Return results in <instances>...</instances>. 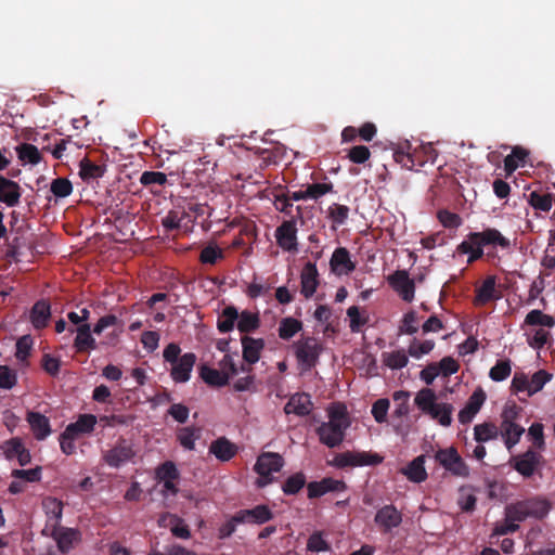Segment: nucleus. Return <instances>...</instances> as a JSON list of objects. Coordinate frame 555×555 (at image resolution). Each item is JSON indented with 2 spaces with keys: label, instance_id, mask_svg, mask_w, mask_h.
Masks as SVG:
<instances>
[{
  "label": "nucleus",
  "instance_id": "48",
  "mask_svg": "<svg viewBox=\"0 0 555 555\" xmlns=\"http://www.w3.org/2000/svg\"><path fill=\"white\" fill-rule=\"evenodd\" d=\"M477 498L470 491L469 487H461L459 489L457 505L462 512L472 513L476 508Z\"/></svg>",
  "mask_w": 555,
  "mask_h": 555
},
{
  "label": "nucleus",
  "instance_id": "7",
  "mask_svg": "<svg viewBox=\"0 0 555 555\" xmlns=\"http://www.w3.org/2000/svg\"><path fill=\"white\" fill-rule=\"evenodd\" d=\"M543 463L542 454L532 448L521 454L512 456L509 460L511 466L524 478L532 477Z\"/></svg>",
  "mask_w": 555,
  "mask_h": 555
},
{
  "label": "nucleus",
  "instance_id": "64",
  "mask_svg": "<svg viewBox=\"0 0 555 555\" xmlns=\"http://www.w3.org/2000/svg\"><path fill=\"white\" fill-rule=\"evenodd\" d=\"M307 550L311 552H327L331 550V545L322 537V532H313L307 542Z\"/></svg>",
  "mask_w": 555,
  "mask_h": 555
},
{
  "label": "nucleus",
  "instance_id": "38",
  "mask_svg": "<svg viewBox=\"0 0 555 555\" xmlns=\"http://www.w3.org/2000/svg\"><path fill=\"white\" fill-rule=\"evenodd\" d=\"M382 360L383 363L391 370L403 369L409 363L408 354L403 349L391 352H383Z\"/></svg>",
  "mask_w": 555,
  "mask_h": 555
},
{
  "label": "nucleus",
  "instance_id": "62",
  "mask_svg": "<svg viewBox=\"0 0 555 555\" xmlns=\"http://www.w3.org/2000/svg\"><path fill=\"white\" fill-rule=\"evenodd\" d=\"M529 203L533 208L546 212L552 208V196L551 194L532 192L530 194Z\"/></svg>",
  "mask_w": 555,
  "mask_h": 555
},
{
  "label": "nucleus",
  "instance_id": "26",
  "mask_svg": "<svg viewBox=\"0 0 555 555\" xmlns=\"http://www.w3.org/2000/svg\"><path fill=\"white\" fill-rule=\"evenodd\" d=\"M209 452L219 461L228 462L237 453V447L225 437L214 440L209 446Z\"/></svg>",
  "mask_w": 555,
  "mask_h": 555
},
{
  "label": "nucleus",
  "instance_id": "44",
  "mask_svg": "<svg viewBox=\"0 0 555 555\" xmlns=\"http://www.w3.org/2000/svg\"><path fill=\"white\" fill-rule=\"evenodd\" d=\"M350 208L346 205L333 203L327 209V218L333 222V229L343 225L349 218Z\"/></svg>",
  "mask_w": 555,
  "mask_h": 555
},
{
  "label": "nucleus",
  "instance_id": "15",
  "mask_svg": "<svg viewBox=\"0 0 555 555\" xmlns=\"http://www.w3.org/2000/svg\"><path fill=\"white\" fill-rule=\"evenodd\" d=\"M272 518L273 513L263 504L257 505L250 509H241L234 514V520L242 521V524L262 525Z\"/></svg>",
  "mask_w": 555,
  "mask_h": 555
},
{
  "label": "nucleus",
  "instance_id": "12",
  "mask_svg": "<svg viewBox=\"0 0 555 555\" xmlns=\"http://www.w3.org/2000/svg\"><path fill=\"white\" fill-rule=\"evenodd\" d=\"M374 521L380 532L389 533L402 522V513L393 505H384L377 509Z\"/></svg>",
  "mask_w": 555,
  "mask_h": 555
},
{
  "label": "nucleus",
  "instance_id": "14",
  "mask_svg": "<svg viewBox=\"0 0 555 555\" xmlns=\"http://www.w3.org/2000/svg\"><path fill=\"white\" fill-rule=\"evenodd\" d=\"M1 449L7 460L16 459L21 466H26L31 461L29 450L26 449L22 439L18 437L4 441Z\"/></svg>",
  "mask_w": 555,
  "mask_h": 555
},
{
  "label": "nucleus",
  "instance_id": "1",
  "mask_svg": "<svg viewBox=\"0 0 555 555\" xmlns=\"http://www.w3.org/2000/svg\"><path fill=\"white\" fill-rule=\"evenodd\" d=\"M552 508V503L541 496L534 495L525 500L508 504L505 507V516L509 521H524L527 518L543 519Z\"/></svg>",
  "mask_w": 555,
  "mask_h": 555
},
{
  "label": "nucleus",
  "instance_id": "59",
  "mask_svg": "<svg viewBox=\"0 0 555 555\" xmlns=\"http://www.w3.org/2000/svg\"><path fill=\"white\" fill-rule=\"evenodd\" d=\"M551 378L552 374L544 370L535 372L529 379V396L540 391Z\"/></svg>",
  "mask_w": 555,
  "mask_h": 555
},
{
  "label": "nucleus",
  "instance_id": "39",
  "mask_svg": "<svg viewBox=\"0 0 555 555\" xmlns=\"http://www.w3.org/2000/svg\"><path fill=\"white\" fill-rule=\"evenodd\" d=\"M16 153L21 162L30 165H38L42 157L38 147L30 143H22L16 147Z\"/></svg>",
  "mask_w": 555,
  "mask_h": 555
},
{
  "label": "nucleus",
  "instance_id": "46",
  "mask_svg": "<svg viewBox=\"0 0 555 555\" xmlns=\"http://www.w3.org/2000/svg\"><path fill=\"white\" fill-rule=\"evenodd\" d=\"M456 251L459 254H466L468 255L467 263H473L479 259H481L485 255L483 247L480 245L473 244L472 240L467 237L466 241H463L461 244L457 245Z\"/></svg>",
  "mask_w": 555,
  "mask_h": 555
},
{
  "label": "nucleus",
  "instance_id": "40",
  "mask_svg": "<svg viewBox=\"0 0 555 555\" xmlns=\"http://www.w3.org/2000/svg\"><path fill=\"white\" fill-rule=\"evenodd\" d=\"M499 437V428L493 423H482L475 425L474 439L478 443L488 442Z\"/></svg>",
  "mask_w": 555,
  "mask_h": 555
},
{
  "label": "nucleus",
  "instance_id": "13",
  "mask_svg": "<svg viewBox=\"0 0 555 555\" xmlns=\"http://www.w3.org/2000/svg\"><path fill=\"white\" fill-rule=\"evenodd\" d=\"M276 244L285 251L295 253L298 249L297 227L294 219L285 220L275 230Z\"/></svg>",
  "mask_w": 555,
  "mask_h": 555
},
{
  "label": "nucleus",
  "instance_id": "55",
  "mask_svg": "<svg viewBox=\"0 0 555 555\" xmlns=\"http://www.w3.org/2000/svg\"><path fill=\"white\" fill-rule=\"evenodd\" d=\"M418 318L417 313L413 310L406 312L402 320L401 324L399 326V333L405 334V335H414L418 332Z\"/></svg>",
  "mask_w": 555,
  "mask_h": 555
},
{
  "label": "nucleus",
  "instance_id": "19",
  "mask_svg": "<svg viewBox=\"0 0 555 555\" xmlns=\"http://www.w3.org/2000/svg\"><path fill=\"white\" fill-rule=\"evenodd\" d=\"M330 266L332 272L337 275L349 274L356 269L354 262L350 259V253L345 247H338L334 250Z\"/></svg>",
  "mask_w": 555,
  "mask_h": 555
},
{
  "label": "nucleus",
  "instance_id": "4",
  "mask_svg": "<svg viewBox=\"0 0 555 555\" xmlns=\"http://www.w3.org/2000/svg\"><path fill=\"white\" fill-rule=\"evenodd\" d=\"M348 426L349 423L344 413L331 411L328 422L322 423L317 428V434L323 444L328 448H336L343 442Z\"/></svg>",
  "mask_w": 555,
  "mask_h": 555
},
{
  "label": "nucleus",
  "instance_id": "29",
  "mask_svg": "<svg viewBox=\"0 0 555 555\" xmlns=\"http://www.w3.org/2000/svg\"><path fill=\"white\" fill-rule=\"evenodd\" d=\"M42 506L47 514V527L51 529H56L59 527L62 514H63V503L62 501L55 498H46L42 501Z\"/></svg>",
  "mask_w": 555,
  "mask_h": 555
},
{
  "label": "nucleus",
  "instance_id": "42",
  "mask_svg": "<svg viewBox=\"0 0 555 555\" xmlns=\"http://www.w3.org/2000/svg\"><path fill=\"white\" fill-rule=\"evenodd\" d=\"M52 535L56 540L57 546L62 552H67L73 544V541L76 537V530L63 527H56V529H51Z\"/></svg>",
  "mask_w": 555,
  "mask_h": 555
},
{
  "label": "nucleus",
  "instance_id": "10",
  "mask_svg": "<svg viewBox=\"0 0 555 555\" xmlns=\"http://www.w3.org/2000/svg\"><path fill=\"white\" fill-rule=\"evenodd\" d=\"M467 237L472 240L473 244L480 245L483 248L491 247L507 250L512 246L509 238L505 237L495 228H486L480 232H470Z\"/></svg>",
  "mask_w": 555,
  "mask_h": 555
},
{
  "label": "nucleus",
  "instance_id": "52",
  "mask_svg": "<svg viewBox=\"0 0 555 555\" xmlns=\"http://www.w3.org/2000/svg\"><path fill=\"white\" fill-rule=\"evenodd\" d=\"M156 479L158 481L177 480L179 478V470L176 464L171 461H166L156 468Z\"/></svg>",
  "mask_w": 555,
  "mask_h": 555
},
{
  "label": "nucleus",
  "instance_id": "58",
  "mask_svg": "<svg viewBox=\"0 0 555 555\" xmlns=\"http://www.w3.org/2000/svg\"><path fill=\"white\" fill-rule=\"evenodd\" d=\"M104 169L102 166L91 163L89 159L80 162V176L83 180L96 179L102 177Z\"/></svg>",
  "mask_w": 555,
  "mask_h": 555
},
{
  "label": "nucleus",
  "instance_id": "54",
  "mask_svg": "<svg viewBox=\"0 0 555 555\" xmlns=\"http://www.w3.org/2000/svg\"><path fill=\"white\" fill-rule=\"evenodd\" d=\"M512 372L511 361L499 360L494 366L490 369L489 376L494 382H502L506 379Z\"/></svg>",
  "mask_w": 555,
  "mask_h": 555
},
{
  "label": "nucleus",
  "instance_id": "53",
  "mask_svg": "<svg viewBox=\"0 0 555 555\" xmlns=\"http://www.w3.org/2000/svg\"><path fill=\"white\" fill-rule=\"evenodd\" d=\"M356 466H375L383 462L384 457L378 453L366 451H353Z\"/></svg>",
  "mask_w": 555,
  "mask_h": 555
},
{
  "label": "nucleus",
  "instance_id": "11",
  "mask_svg": "<svg viewBox=\"0 0 555 555\" xmlns=\"http://www.w3.org/2000/svg\"><path fill=\"white\" fill-rule=\"evenodd\" d=\"M387 281L402 300L411 302L414 299L415 282L410 279L408 271L397 270L387 278Z\"/></svg>",
  "mask_w": 555,
  "mask_h": 555
},
{
  "label": "nucleus",
  "instance_id": "17",
  "mask_svg": "<svg viewBox=\"0 0 555 555\" xmlns=\"http://www.w3.org/2000/svg\"><path fill=\"white\" fill-rule=\"evenodd\" d=\"M96 422V416L93 414H80L76 422L66 426L65 436L77 439L80 436L89 435L94 430Z\"/></svg>",
  "mask_w": 555,
  "mask_h": 555
},
{
  "label": "nucleus",
  "instance_id": "32",
  "mask_svg": "<svg viewBox=\"0 0 555 555\" xmlns=\"http://www.w3.org/2000/svg\"><path fill=\"white\" fill-rule=\"evenodd\" d=\"M240 312L234 306H227L218 317L217 328L220 333H229L233 331Z\"/></svg>",
  "mask_w": 555,
  "mask_h": 555
},
{
  "label": "nucleus",
  "instance_id": "43",
  "mask_svg": "<svg viewBox=\"0 0 555 555\" xmlns=\"http://www.w3.org/2000/svg\"><path fill=\"white\" fill-rule=\"evenodd\" d=\"M434 411L428 412L427 414L433 418L438 421L441 426H450L452 423V412L453 406L450 403H436L434 405Z\"/></svg>",
  "mask_w": 555,
  "mask_h": 555
},
{
  "label": "nucleus",
  "instance_id": "16",
  "mask_svg": "<svg viewBox=\"0 0 555 555\" xmlns=\"http://www.w3.org/2000/svg\"><path fill=\"white\" fill-rule=\"evenodd\" d=\"M486 392L482 388H477L468 398L465 406L459 412V421L461 424H468L479 412L486 401Z\"/></svg>",
  "mask_w": 555,
  "mask_h": 555
},
{
  "label": "nucleus",
  "instance_id": "9",
  "mask_svg": "<svg viewBox=\"0 0 555 555\" xmlns=\"http://www.w3.org/2000/svg\"><path fill=\"white\" fill-rule=\"evenodd\" d=\"M134 455L132 442L119 437L115 446L103 454V460L109 467L118 468L130 462Z\"/></svg>",
  "mask_w": 555,
  "mask_h": 555
},
{
  "label": "nucleus",
  "instance_id": "8",
  "mask_svg": "<svg viewBox=\"0 0 555 555\" xmlns=\"http://www.w3.org/2000/svg\"><path fill=\"white\" fill-rule=\"evenodd\" d=\"M435 460L449 473L456 477L469 476V467L453 447L439 449L435 453Z\"/></svg>",
  "mask_w": 555,
  "mask_h": 555
},
{
  "label": "nucleus",
  "instance_id": "23",
  "mask_svg": "<svg viewBox=\"0 0 555 555\" xmlns=\"http://www.w3.org/2000/svg\"><path fill=\"white\" fill-rule=\"evenodd\" d=\"M189 211L185 208L175 207L170 209L165 217L162 219V225L167 232L179 230L184 228L189 229Z\"/></svg>",
  "mask_w": 555,
  "mask_h": 555
},
{
  "label": "nucleus",
  "instance_id": "63",
  "mask_svg": "<svg viewBox=\"0 0 555 555\" xmlns=\"http://www.w3.org/2000/svg\"><path fill=\"white\" fill-rule=\"evenodd\" d=\"M198 436H195L194 429L191 427L180 428L177 434V439L179 443L186 450L195 449V440Z\"/></svg>",
  "mask_w": 555,
  "mask_h": 555
},
{
  "label": "nucleus",
  "instance_id": "5",
  "mask_svg": "<svg viewBox=\"0 0 555 555\" xmlns=\"http://www.w3.org/2000/svg\"><path fill=\"white\" fill-rule=\"evenodd\" d=\"M293 349L298 364L304 371H310L319 361L323 346L313 336H301L293 344Z\"/></svg>",
  "mask_w": 555,
  "mask_h": 555
},
{
  "label": "nucleus",
  "instance_id": "60",
  "mask_svg": "<svg viewBox=\"0 0 555 555\" xmlns=\"http://www.w3.org/2000/svg\"><path fill=\"white\" fill-rule=\"evenodd\" d=\"M439 222L448 229H456L462 224V218L460 215L452 212L447 209H441L437 214Z\"/></svg>",
  "mask_w": 555,
  "mask_h": 555
},
{
  "label": "nucleus",
  "instance_id": "3",
  "mask_svg": "<svg viewBox=\"0 0 555 555\" xmlns=\"http://www.w3.org/2000/svg\"><path fill=\"white\" fill-rule=\"evenodd\" d=\"M119 320L114 314H106L99 319L92 332L100 335L105 328L118 324ZM77 335L74 340V347L77 352H86L95 350L98 345L91 334V326L89 323H82L76 328Z\"/></svg>",
  "mask_w": 555,
  "mask_h": 555
},
{
  "label": "nucleus",
  "instance_id": "37",
  "mask_svg": "<svg viewBox=\"0 0 555 555\" xmlns=\"http://www.w3.org/2000/svg\"><path fill=\"white\" fill-rule=\"evenodd\" d=\"M237 330L241 333H251L259 328L260 319L258 313H254L249 310H244L240 312V318L237 319Z\"/></svg>",
  "mask_w": 555,
  "mask_h": 555
},
{
  "label": "nucleus",
  "instance_id": "45",
  "mask_svg": "<svg viewBox=\"0 0 555 555\" xmlns=\"http://www.w3.org/2000/svg\"><path fill=\"white\" fill-rule=\"evenodd\" d=\"M436 344L433 339L418 340L413 338L408 347V354L412 358L420 359L421 357L430 353Z\"/></svg>",
  "mask_w": 555,
  "mask_h": 555
},
{
  "label": "nucleus",
  "instance_id": "22",
  "mask_svg": "<svg viewBox=\"0 0 555 555\" xmlns=\"http://www.w3.org/2000/svg\"><path fill=\"white\" fill-rule=\"evenodd\" d=\"M312 402L310 395L302 392V393H295L293 395L287 403L284 406V412L286 414H295L298 416H306L310 414L312 410Z\"/></svg>",
  "mask_w": 555,
  "mask_h": 555
},
{
  "label": "nucleus",
  "instance_id": "21",
  "mask_svg": "<svg viewBox=\"0 0 555 555\" xmlns=\"http://www.w3.org/2000/svg\"><path fill=\"white\" fill-rule=\"evenodd\" d=\"M300 293L306 297L310 298L319 286V272L317 264L313 262H307L300 274Z\"/></svg>",
  "mask_w": 555,
  "mask_h": 555
},
{
  "label": "nucleus",
  "instance_id": "25",
  "mask_svg": "<svg viewBox=\"0 0 555 555\" xmlns=\"http://www.w3.org/2000/svg\"><path fill=\"white\" fill-rule=\"evenodd\" d=\"M26 420L37 440H44L51 434L50 421L43 414L30 411L27 413Z\"/></svg>",
  "mask_w": 555,
  "mask_h": 555
},
{
  "label": "nucleus",
  "instance_id": "57",
  "mask_svg": "<svg viewBox=\"0 0 555 555\" xmlns=\"http://www.w3.org/2000/svg\"><path fill=\"white\" fill-rule=\"evenodd\" d=\"M223 258V250L217 245L209 244L199 254V261L204 264H215Z\"/></svg>",
  "mask_w": 555,
  "mask_h": 555
},
{
  "label": "nucleus",
  "instance_id": "28",
  "mask_svg": "<svg viewBox=\"0 0 555 555\" xmlns=\"http://www.w3.org/2000/svg\"><path fill=\"white\" fill-rule=\"evenodd\" d=\"M525 428L516 423L501 422L499 435L504 440V444L511 451L520 440Z\"/></svg>",
  "mask_w": 555,
  "mask_h": 555
},
{
  "label": "nucleus",
  "instance_id": "35",
  "mask_svg": "<svg viewBox=\"0 0 555 555\" xmlns=\"http://www.w3.org/2000/svg\"><path fill=\"white\" fill-rule=\"evenodd\" d=\"M436 392L431 388H422L414 398L415 405L425 414L434 411L436 402Z\"/></svg>",
  "mask_w": 555,
  "mask_h": 555
},
{
  "label": "nucleus",
  "instance_id": "20",
  "mask_svg": "<svg viewBox=\"0 0 555 555\" xmlns=\"http://www.w3.org/2000/svg\"><path fill=\"white\" fill-rule=\"evenodd\" d=\"M242 352L244 361L251 365L259 361L261 351L264 349V340L262 338H254L248 335H244L241 338Z\"/></svg>",
  "mask_w": 555,
  "mask_h": 555
},
{
  "label": "nucleus",
  "instance_id": "31",
  "mask_svg": "<svg viewBox=\"0 0 555 555\" xmlns=\"http://www.w3.org/2000/svg\"><path fill=\"white\" fill-rule=\"evenodd\" d=\"M167 519L169 520L170 531L176 538L186 540L191 537L190 528L182 518L177 515L165 514L159 518V525L167 526Z\"/></svg>",
  "mask_w": 555,
  "mask_h": 555
},
{
  "label": "nucleus",
  "instance_id": "6",
  "mask_svg": "<svg viewBox=\"0 0 555 555\" xmlns=\"http://www.w3.org/2000/svg\"><path fill=\"white\" fill-rule=\"evenodd\" d=\"M284 460L282 455L273 452L261 453L254 466V470L259 475L258 486L264 487L272 482V473H278L282 469Z\"/></svg>",
  "mask_w": 555,
  "mask_h": 555
},
{
  "label": "nucleus",
  "instance_id": "2",
  "mask_svg": "<svg viewBox=\"0 0 555 555\" xmlns=\"http://www.w3.org/2000/svg\"><path fill=\"white\" fill-rule=\"evenodd\" d=\"M181 353V348L175 343L168 344L164 351L165 362L170 363V377L177 384L188 383L191 378L192 370L196 363V356L193 352Z\"/></svg>",
  "mask_w": 555,
  "mask_h": 555
},
{
  "label": "nucleus",
  "instance_id": "18",
  "mask_svg": "<svg viewBox=\"0 0 555 555\" xmlns=\"http://www.w3.org/2000/svg\"><path fill=\"white\" fill-rule=\"evenodd\" d=\"M22 189L20 184L0 175V203L8 207H15L20 204Z\"/></svg>",
  "mask_w": 555,
  "mask_h": 555
},
{
  "label": "nucleus",
  "instance_id": "33",
  "mask_svg": "<svg viewBox=\"0 0 555 555\" xmlns=\"http://www.w3.org/2000/svg\"><path fill=\"white\" fill-rule=\"evenodd\" d=\"M499 298L495 296V276L489 275L485 279L481 286L477 289L475 297L476 305H486L487 302Z\"/></svg>",
  "mask_w": 555,
  "mask_h": 555
},
{
  "label": "nucleus",
  "instance_id": "51",
  "mask_svg": "<svg viewBox=\"0 0 555 555\" xmlns=\"http://www.w3.org/2000/svg\"><path fill=\"white\" fill-rule=\"evenodd\" d=\"M284 190V186L282 185H279L274 193H273V197H274V207L276 210L287 215V216H292V209H293V204L291 203V199L289 197L286 195V193L283 192Z\"/></svg>",
  "mask_w": 555,
  "mask_h": 555
},
{
  "label": "nucleus",
  "instance_id": "34",
  "mask_svg": "<svg viewBox=\"0 0 555 555\" xmlns=\"http://www.w3.org/2000/svg\"><path fill=\"white\" fill-rule=\"evenodd\" d=\"M529 153L520 146H515L512 153L504 158V170L506 176H511L520 164H524Z\"/></svg>",
  "mask_w": 555,
  "mask_h": 555
},
{
  "label": "nucleus",
  "instance_id": "56",
  "mask_svg": "<svg viewBox=\"0 0 555 555\" xmlns=\"http://www.w3.org/2000/svg\"><path fill=\"white\" fill-rule=\"evenodd\" d=\"M50 190L56 197L64 198L72 194L73 184L67 178L53 179Z\"/></svg>",
  "mask_w": 555,
  "mask_h": 555
},
{
  "label": "nucleus",
  "instance_id": "50",
  "mask_svg": "<svg viewBox=\"0 0 555 555\" xmlns=\"http://www.w3.org/2000/svg\"><path fill=\"white\" fill-rule=\"evenodd\" d=\"M528 437L532 442V449L538 452L545 449L544 426L541 423H533L528 429Z\"/></svg>",
  "mask_w": 555,
  "mask_h": 555
},
{
  "label": "nucleus",
  "instance_id": "61",
  "mask_svg": "<svg viewBox=\"0 0 555 555\" xmlns=\"http://www.w3.org/2000/svg\"><path fill=\"white\" fill-rule=\"evenodd\" d=\"M389 405H390V402L386 398L378 399L373 403L371 412H372L374 420L377 423L383 424L387 421V413L389 410Z\"/></svg>",
  "mask_w": 555,
  "mask_h": 555
},
{
  "label": "nucleus",
  "instance_id": "30",
  "mask_svg": "<svg viewBox=\"0 0 555 555\" xmlns=\"http://www.w3.org/2000/svg\"><path fill=\"white\" fill-rule=\"evenodd\" d=\"M199 377L211 387H222L228 385L229 383V374L221 372L219 370L212 369L207 364H202L199 366Z\"/></svg>",
  "mask_w": 555,
  "mask_h": 555
},
{
  "label": "nucleus",
  "instance_id": "49",
  "mask_svg": "<svg viewBox=\"0 0 555 555\" xmlns=\"http://www.w3.org/2000/svg\"><path fill=\"white\" fill-rule=\"evenodd\" d=\"M306 485V476L299 472L289 476L283 483L282 490L286 495L297 494Z\"/></svg>",
  "mask_w": 555,
  "mask_h": 555
},
{
  "label": "nucleus",
  "instance_id": "27",
  "mask_svg": "<svg viewBox=\"0 0 555 555\" xmlns=\"http://www.w3.org/2000/svg\"><path fill=\"white\" fill-rule=\"evenodd\" d=\"M401 474L410 481L421 483L428 477L425 469V455H418L412 460L405 467L401 468Z\"/></svg>",
  "mask_w": 555,
  "mask_h": 555
},
{
  "label": "nucleus",
  "instance_id": "41",
  "mask_svg": "<svg viewBox=\"0 0 555 555\" xmlns=\"http://www.w3.org/2000/svg\"><path fill=\"white\" fill-rule=\"evenodd\" d=\"M524 323L525 325L530 326H543L552 328L555 326V319L550 314L543 313L539 309H533L526 315Z\"/></svg>",
  "mask_w": 555,
  "mask_h": 555
},
{
  "label": "nucleus",
  "instance_id": "24",
  "mask_svg": "<svg viewBox=\"0 0 555 555\" xmlns=\"http://www.w3.org/2000/svg\"><path fill=\"white\" fill-rule=\"evenodd\" d=\"M51 318V306L48 300L41 299L35 302L29 312V320L36 330L47 327Z\"/></svg>",
  "mask_w": 555,
  "mask_h": 555
},
{
  "label": "nucleus",
  "instance_id": "47",
  "mask_svg": "<svg viewBox=\"0 0 555 555\" xmlns=\"http://www.w3.org/2000/svg\"><path fill=\"white\" fill-rule=\"evenodd\" d=\"M347 315L350 319V331L359 333L361 328L369 322L370 318L366 312L362 314L358 306H351L347 309Z\"/></svg>",
  "mask_w": 555,
  "mask_h": 555
},
{
  "label": "nucleus",
  "instance_id": "36",
  "mask_svg": "<svg viewBox=\"0 0 555 555\" xmlns=\"http://www.w3.org/2000/svg\"><path fill=\"white\" fill-rule=\"evenodd\" d=\"M302 330L301 321L288 317L280 321L279 324V337L283 340H288L294 337L298 332Z\"/></svg>",
  "mask_w": 555,
  "mask_h": 555
}]
</instances>
